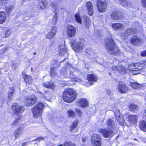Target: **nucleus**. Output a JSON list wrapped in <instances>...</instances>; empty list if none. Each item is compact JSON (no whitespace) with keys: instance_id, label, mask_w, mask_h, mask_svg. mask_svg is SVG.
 Segmentation results:
<instances>
[{"instance_id":"19","label":"nucleus","mask_w":146,"mask_h":146,"mask_svg":"<svg viewBox=\"0 0 146 146\" xmlns=\"http://www.w3.org/2000/svg\"><path fill=\"white\" fill-rule=\"evenodd\" d=\"M140 129L144 132H146V121L143 120L141 121L139 125Z\"/></svg>"},{"instance_id":"62","label":"nucleus","mask_w":146,"mask_h":146,"mask_svg":"<svg viewBox=\"0 0 146 146\" xmlns=\"http://www.w3.org/2000/svg\"><path fill=\"white\" fill-rule=\"evenodd\" d=\"M22 13V12H19L17 14L18 17L20 16V15H21Z\"/></svg>"},{"instance_id":"57","label":"nucleus","mask_w":146,"mask_h":146,"mask_svg":"<svg viewBox=\"0 0 146 146\" xmlns=\"http://www.w3.org/2000/svg\"><path fill=\"white\" fill-rule=\"evenodd\" d=\"M27 92L25 91L24 90L23 91L22 94V96L23 97H24L25 98H25L26 97H24V96L26 95L27 94Z\"/></svg>"},{"instance_id":"64","label":"nucleus","mask_w":146,"mask_h":146,"mask_svg":"<svg viewBox=\"0 0 146 146\" xmlns=\"http://www.w3.org/2000/svg\"><path fill=\"white\" fill-rule=\"evenodd\" d=\"M145 115L146 117V110L145 111Z\"/></svg>"},{"instance_id":"34","label":"nucleus","mask_w":146,"mask_h":146,"mask_svg":"<svg viewBox=\"0 0 146 146\" xmlns=\"http://www.w3.org/2000/svg\"><path fill=\"white\" fill-rule=\"evenodd\" d=\"M111 17L112 19L113 20H119L120 18V17L118 16L117 13L116 12H113L112 14Z\"/></svg>"},{"instance_id":"7","label":"nucleus","mask_w":146,"mask_h":146,"mask_svg":"<svg viewBox=\"0 0 146 146\" xmlns=\"http://www.w3.org/2000/svg\"><path fill=\"white\" fill-rule=\"evenodd\" d=\"M107 5L106 0H97V6L98 10L100 12H104L107 8Z\"/></svg>"},{"instance_id":"37","label":"nucleus","mask_w":146,"mask_h":146,"mask_svg":"<svg viewBox=\"0 0 146 146\" xmlns=\"http://www.w3.org/2000/svg\"><path fill=\"white\" fill-rule=\"evenodd\" d=\"M114 113L116 119H118V118H120L122 116L121 114L120 113L119 111L118 110H116L115 111Z\"/></svg>"},{"instance_id":"36","label":"nucleus","mask_w":146,"mask_h":146,"mask_svg":"<svg viewBox=\"0 0 146 146\" xmlns=\"http://www.w3.org/2000/svg\"><path fill=\"white\" fill-rule=\"evenodd\" d=\"M10 92L9 93L8 97L9 100L12 98L13 97V92L14 91V89L13 87H10L9 88Z\"/></svg>"},{"instance_id":"38","label":"nucleus","mask_w":146,"mask_h":146,"mask_svg":"<svg viewBox=\"0 0 146 146\" xmlns=\"http://www.w3.org/2000/svg\"><path fill=\"white\" fill-rule=\"evenodd\" d=\"M87 79L89 82V83L88 84V82H87L86 83V85L87 86H90L91 85V74H90L88 75L87 76Z\"/></svg>"},{"instance_id":"59","label":"nucleus","mask_w":146,"mask_h":146,"mask_svg":"<svg viewBox=\"0 0 146 146\" xmlns=\"http://www.w3.org/2000/svg\"><path fill=\"white\" fill-rule=\"evenodd\" d=\"M69 146H75V145L74 144L72 143L71 142H70Z\"/></svg>"},{"instance_id":"40","label":"nucleus","mask_w":146,"mask_h":146,"mask_svg":"<svg viewBox=\"0 0 146 146\" xmlns=\"http://www.w3.org/2000/svg\"><path fill=\"white\" fill-rule=\"evenodd\" d=\"M117 119L120 125H123L124 124L125 120L123 118L122 116L120 118H118Z\"/></svg>"},{"instance_id":"42","label":"nucleus","mask_w":146,"mask_h":146,"mask_svg":"<svg viewBox=\"0 0 146 146\" xmlns=\"http://www.w3.org/2000/svg\"><path fill=\"white\" fill-rule=\"evenodd\" d=\"M57 29L56 27H53L51 30L50 32L52 34V35L55 36L56 32Z\"/></svg>"},{"instance_id":"50","label":"nucleus","mask_w":146,"mask_h":146,"mask_svg":"<svg viewBox=\"0 0 146 146\" xmlns=\"http://www.w3.org/2000/svg\"><path fill=\"white\" fill-rule=\"evenodd\" d=\"M10 31L9 30H8L6 31L5 35L6 37H7L10 35Z\"/></svg>"},{"instance_id":"25","label":"nucleus","mask_w":146,"mask_h":146,"mask_svg":"<svg viewBox=\"0 0 146 146\" xmlns=\"http://www.w3.org/2000/svg\"><path fill=\"white\" fill-rule=\"evenodd\" d=\"M23 128L20 127L17 129L15 132L14 135L15 138H18L19 136L21 135L22 131L23 130Z\"/></svg>"},{"instance_id":"17","label":"nucleus","mask_w":146,"mask_h":146,"mask_svg":"<svg viewBox=\"0 0 146 146\" xmlns=\"http://www.w3.org/2000/svg\"><path fill=\"white\" fill-rule=\"evenodd\" d=\"M58 49L60 50L59 55L62 56L63 54L62 51H63L65 54L67 55V50L64 44L60 45L58 46Z\"/></svg>"},{"instance_id":"4","label":"nucleus","mask_w":146,"mask_h":146,"mask_svg":"<svg viewBox=\"0 0 146 146\" xmlns=\"http://www.w3.org/2000/svg\"><path fill=\"white\" fill-rule=\"evenodd\" d=\"M84 42L82 39H77L72 43V48L76 52H80L84 48Z\"/></svg>"},{"instance_id":"48","label":"nucleus","mask_w":146,"mask_h":146,"mask_svg":"<svg viewBox=\"0 0 146 146\" xmlns=\"http://www.w3.org/2000/svg\"><path fill=\"white\" fill-rule=\"evenodd\" d=\"M141 4L144 7L146 8V0H141Z\"/></svg>"},{"instance_id":"60","label":"nucleus","mask_w":146,"mask_h":146,"mask_svg":"<svg viewBox=\"0 0 146 146\" xmlns=\"http://www.w3.org/2000/svg\"><path fill=\"white\" fill-rule=\"evenodd\" d=\"M62 53L63 54L62 56H66V57L68 56V55H67H67L65 54H64L63 51H62Z\"/></svg>"},{"instance_id":"10","label":"nucleus","mask_w":146,"mask_h":146,"mask_svg":"<svg viewBox=\"0 0 146 146\" xmlns=\"http://www.w3.org/2000/svg\"><path fill=\"white\" fill-rule=\"evenodd\" d=\"M12 109L14 113L17 115L23 113L24 109L23 107L19 106L17 103L13 104L12 106Z\"/></svg>"},{"instance_id":"1","label":"nucleus","mask_w":146,"mask_h":146,"mask_svg":"<svg viewBox=\"0 0 146 146\" xmlns=\"http://www.w3.org/2000/svg\"><path fill=\"white\" fill-rule=\"evenodd\" d=\"M105 45L106 48L110 54L115 55H119L120 51L111 37H109L106 39Z\"/></svg>"},{"instance_id":"18","label":"nucleus","mask_w":146,"mask_h":146,"mask_svg":"<svg viewBox=\"0 0 146 146\" xmlns=\"http://www.w3.org/2000/svg\"><path fill=\"white\" fill-rule=\"evenodd\" d=\"M120 4L123 7L128 8L131 6V3L128 0H119Z\"/></svg>"},{"instance_id":"51","label":"nucleus","mask_w":146,"mask_h":146,"mask_svg":"<svg viewBox=\"0 0 146 146\" xmlns=\"http://www.w3.org/2000/svg\"><path fill=\"white\" fill-rule=\"evenodd\" d=\"M7 0H0V3L2 4V5H4L6 4L7 2Z\"/></svg>"},{"instance_id":"49","label":"nucleus","mask_w":146,"mask_h":146,"mask_svg":"<svg viewBox=\"0 0 146 146\" xmlns=\"http://www.w3.org/2000/svg\"><path fill=\"white\" fill-rule=\"evenodd\" d=\"M44 137H38L36 139L33 140V141H40L41 140H43L44 139Z\"/></svg>"},{"instance_id":"11","label":"nucleus","mask_w":146,"mask_h":146,"mask_svg":"<svg viewBox=\"0 0 146 146\" xmlns=\"http://www.w3.org/2000/svg\"><path fill=\"white\" fill-rule=\"evenodd\" d=\"M76 103L78 106L82 108H86L88 105V102L85 98L78 99Z\"/></svg>"},{"instance_id":"28","label":"nucleus","mask_w":146,"mask_h":146,"mask_svg":"<svg viewBox=\"0 0 146 146\" xmlns=\"http://www.w3.org/2000/svg\"><path fill=\"white\" fill-rule=\"evenodd\" d=\"M78 123L79 121L77 119H76L72 123V124L70 126V130L71 131H72L74 128L77 127Z\"/></svg>"},{"instance_id":"3","label":"nucleus","mask_w":146,"mask_h":146,"mask_svg":"<svg viewBox=\"0 0 146 146\" xmlns=\"http://www.w3.org/2000/svg\"><path fill=\"white\" fill-rule=\"evenodd\" d=\"M44 107V104L42 103L38 102L32 110L33 117L36 118L40 117L42 115Z\"/></svg>"},{"instance_id":"53","label":"nucleus","mask_w":146,"mask_h":146,"mask_svg":"<svg viewBox=\"0 0 146 146\" xmlns=\"http://www.w3.org/2000/svg\"><path fill=\"white\" fill-rule=\"evenodd\" d=\"M106 93L109 96L111 94V91L108 89H106Z\"/></svg>"},{"instance_id":"56","label":"nucleus","mask_w":146,"mask_h":146,"mask_svg":"<svg viewBox=\"0 0 146 146\" xmlns=\"http://www.w3.org/2000/svg\"><path fill=\"white\" fill-rule=\"evenodd\" d=\"M141 55L143 56H146V50L142 52L141 53Z\"/></svg>"},{"instance_id":"31","label":"nucleus","mask_w":146,"mask_h":146,"mask_svg":"<svg viewBox=\"0 0 146 146\" xmlns=\"http://www.w3.org/2000/svg\"><path fill=\"white\" fill-rule=\"evenodd\" d=\"M86 6L88 11L89 15H91V2H88L86 4Z\"/></svg>"},{"instance_id":"16","label":"nucleus","mask_w":146,"mask_h":146,"mask_svg":"<svg viewBox=\"0 0 146 146\" xmlns=\"http://www.w3.org/2000/svg\"><path fill=\"white\" fill-rule=\"evenodd\" d=\"M142 41V39L136 36L133 37L131 40V44L135 45H138Z\"/></svg>"},{"instance_id":"12","label":"nucleus","mask_w":146,"mask_h":146,"mask_svg":"<svg viewBox=\"0 0 146 146\" xmlns=\"http://www.w3.org/2000/svg\"><path fill=\"white\" fill-rule=\"evenodd\" d=\"M99 131L105 138H108L113 135V131L111 129H100Z\"/></svg>"},{"instance_id":"32","label":"nucleus","mask_w":146,"mask_h":146,"mask_svg":"<svg viewBox=\"0 0 146 146\" xmlns=\"http://www.w3.org/2000/svg\"><path fill=\"white\" fill-rule=\"evenodd\" d=\"M23 77L26 83H29L31 82L32 78L30 76L25 74L23 75Z\"/></svg>"},{"instance_id":"58","label":"nucleus","mask_w":146,"mask_h":146,"mask_svg":"<svg viewBox=\"0 0 146 146\" xmlns=\"http://www.w3.org/2000/svg\"><path fill=\"white\" fill-rule=\"evenodd\" d=\"M54 69L52 68L50 69V74L51 76H53V74H54Z\"/></svg>"},{"instance_id":"15","label":"nucleus","mask_w":146,"mask_h":146,"mask_svg":"<svg viewBox=\"0 0 146 146\" xmlns=\"http://www.w3.org/2000/svg\"><path fill=\"white\" fill-rule=\"evenodd\" d=\"M38 7L41 9L45 8L46 6H49L50 4L49 3L50 1V0H38ZM51 5V3L50 4Z\"/></svg>"},{"instance_id":"9","label":"nucleus","mask_w":146,"mask_h":146,"mask_svg":"<svg viewBox=\"0 0 146 146\" xmlns=\"http://www.w3.org/2000/svg\"><path fill=\"white\" fill-rule=\"evenodd\" d=\"M37 98L35 96H29L25 97L24 102L27 106H31L34 105L36 101Z\"/></svg>"},{"instance_id":"41","label":"nucleus","mask_w":146,"mask_h":146,"mask_svg":"<svg viewBox=\"0 0 146 146\" xmlns=\"http://www.w3.org/2000/svg\"><path fill=\"white\" fill-rule=\"evenodd\" d=\"M58 17V14L56 13H55V15L54 16L53 19L52 23L55 24L57 22V18Z\"/></svg>"},{"instance_id":"39","label":"nucleus","mask_w":146,"mask_h":146,"mask_svg":"<svg viewBox=\"0 0 146 146\" xmlns=\"http://www.w3.org/2000/svg\"><path fill=\"white\" fill-rule=\"evenodd\" d=\"M75 18L77 21L80 23H82L81 18L79 14H76L75 15Z\"/></svg>"},{"instance_id":"13","label":"nucleus","mask_w":146,"mask_h":146,"mask_svg":"<svg viewBox=\"0 0 146 146\" xmlns=\"http://www.w3.org/2000/svg\"><path fill=\"white\" fill-rule=\"evenodd\" d=\"M76 33V29L74 26L71 25L68 26L67 34L68 37H73L75 35Z\"/></svg>"},{"instance_id":"46","label":"nucleus","mask_w":146,"mask_h":146,"mask_svg":"<svg viewBox=\"0 0 146 146\" xmlns=\"http://www.w3.org/2000/svg\"><path fill=\"white\" fill-rule=\"evenodd\" d=\"M98 80V77L95 75L92 74V81H96Z\"/></svg>"},{"instance_id":"61","label":"nucleus","mask_w":146,"mask_h":146,"mask_svg":"<svg viewBox=\"0 0 146 146\" xmlns=\"http://www.w3.org/2000/svg\"><path fill=\"white\" fill-rule=\"evenodd\" d=\"M86 139L85 138H83L82 139V141L83 142H85L86 141Z\"/></svg>"},{"instance_id":"21","label":"nucleus","mask_w":146,"mask_h":146,"mask_svg":"<svg viewBox=\"0 0 146 146\" xmlns=\"http://www.w3.org/2000/svg\"><path fill=\"white\" fill-rule=\"evenodd\" d=\"M128 115L127 119L129 121L132 122L133 123H134L136 122V120L137 119V117L135 115H129L128 114H126V115Z\"/></svg>"},{"instance_id":"14","label":"nucleus","mask_w":146,"mask_h":146,"mask_svg":"<svg viewBox=\"0 0 146 146\" xmlns=\"http://www.w3.org/2000/svg\"><path fill=\"white\" fill-rule=\"evenodd\" d=\"M117 89L119 92L122 93H124L127 91L128 87L124 83L122 82H119Z\"/></svg>"},{"instance_id":"55","label":"nucleus","mask_w":146,"mask_h":146,"mask_svg":"<svg viewBox=\"0 0 146 146\" xmlns=\"http://www.w3.org/2000/svg\"><path fill=\"white\" fill-rule=\"evenodd\" d=\"M117 66H114L112 67V69L113 70H115V71H117Z\"/></svg>"},{"instance_id":"35","label":"nucleus","mask_w":146,"mask_h":146,"mask_svg":"<svg viewBox=\"0 0 146 146\" xmlns=\"http://www.w3.org/2000/svg\"><path fill=\"white\" fill-rule=\"evenodd\" d=\"M133 33H135L134 29L132 28L129 29L124 32L126 36H127V35H130Z\"/></svg>"},{"instance_id":"2","label":"nucleus","mask_w":146,"mask_h":146,"mask_svg":"<svg viewBox=\"0 0 146 146\" xmlns=\"http://www.w3.org/2000/svg\"><path fill=\"white\" fill-rule=\"evenodd\" d=\"M77 96V94L76 91L72 88H69L64 91L62 98L65 102L70 103L74 100Z\"/></svg>"},{"instance_id":"26","label":"nucleus","mask_w":146,"mask_h":146,"mask_svg":"<svg viewBox=\"0 0 146 146\" xmlns=\"http://www.w3.org/2000/svg\"><path fill=\"white\" fill-rule=\"evenodd\" d=\"M41 94L42 95V97L43 98L45 99L48 101H50V99L51 97V93L48 91H47L45 92V94L44 95L42 94V93Z\"/></svg>"},{"instance_id":"52","label":"nucleus","mask_w":146,"mask_h":146,"mask_svg":"<svg viewBox=\"0 0 146 146\" xmlns=\"http://www.w3.org/2000/svg\"><path fill=\"white\" fill-rule=\"evenodd\" d=\"M70 141L67 142V141H65L64 143V146H69L70 145Z\"/></svg>"},{"instance_id":"27","label":"nucleus","mask_w":146,"mask_h":146,"mask_svg":"<svg viewBox=\"0 0 146 146\" xmlns=\"http://www.w3.org/2000/svg\"><path fill=\"white\" fill-rule=\"evenodd\" d=\"M43 86L47 88H50L53 89L54 87V85L53 83L46 82L43 84Z\"/></svg>"},{"instance_id":"47","label":"nucleus","mask_w":146,"mask_h":146,"mask_svg":"<svg viewBox=\"0 0 146 146\" xmlns=\"http://www.w3.org/2000/svg\"><path fill=\"white\" fill-rule=\"evenodd\" d=\"M75 111L77 113L79 116H81L82 115V111L78 109H76Z\"/></svg>"},{"instance_id":"6","label":"nucleus","mask_w":146,"mask_h":146,"mask_svg":"<svg viewBox=\"0 0 146 146\" xmlns=\"http://www.w3.org/2000/svg\"><path fill=\"white\" fill-rule=\"evenodd\" d=\"M60 73L65 78H71L72 81L78 82L79 80L78 78L76 77L75 75L73 74L72 72H70L68 69L63 68Z\"/></svg>"},{"instance_id":"20","label":"nucleus","mask_w":146,"mask_h":146,"mask_svg":"<svg viewBox=\"0 0 146 146\" xmlns=\"http://www.w3.org/2000/svg\"><path fill=\"white\" fill-rule=\"evenodd\" d=\"M6 15L5 12L0 11V24H2L5 21Z\"/></svg>"},{"instance_id":"54","label":"nucleus","mask_w":146,"mask_h":146,"mask_svg":"<svg viewBox=\"0 0 146 146\" xmlns=\"http://www.w3.org/2000/svg\"><path fill=\"white\" fill-rule=\"evenodd\" d=\"M52 7L55 11H56L57 10V8L58 7V6H57L56 5H54L53 4H52Z\"/></svg>"},{"instance_id":"24","label":"nucleus","mask_w":146,"mask_h":146,"mask_svg":"<svg viewBox=\"0 0 146 146\" xmlns=\"http://www.w3.org/2000/svg\"><path fill=\"white\" fill-rule=\"evenodd\" d=\"M106 123L108 128L113 129L115 124V122L113 120L109 119L107 121Z\"/></svg>"},{"instance_id":"29","label":"nucleus","mask_w":146,"mask_h":146,"mask_svg":"<svg viewBox=\"0 0 146 146\" xmlns=\"http://www.w3.org/2000/svg\"><path fill=\"white\" fill-rule=\"evenodd\" d=\"M129 110L131 111H135L138 108V107L134 104H130L129 106Z\"/></svg>"},{"instance_id":"33","label":"nucleus","mask_w":146,"mask_h":146,"mask_svg":"<svg viewBox=\"0 0 146 146\" xmlns=\"http://www.w3.org/2000/svg\"><path fill=\"white\" fill-rule=\"evenodd\" d=\"M68 116L69 117H74L75 116L74 112L70 110H68L67 111Z\"/></svg>"},{"instance_id":"23","label":"nucleus","mask_w":146,"mask_h":146,"mask_svg":"<svg viewBox=\"0 0 146 146\" xmlns=\"http://www.w3.org/2000/svg\"><path fill=\"white\" fill-rule=\"evenodd\" d=\"M21 115H20L18 116V117L16 118L15 120L11 124V125L13 127L16 126L21 121Z\"/></svg>"},{"instance_id":"8","label":"nucleus","mask_w":146,"mask_h":146,"mask_svg":"<svg viewBox=\"0 0 146 146\" xmlns=\"http://www.w3.org/2000/svg\"><path fill=\"white\" fill-rule=\"evenodd\" d=\"M92 141L93 142V146H101L102 144L100 136L98 134H94L92 135Z\"/></svg>"},{"instance_id":"63","label":"nucleus","mask_w":146,"mask_h":146,"mask_svg":"<svg viewBox=\"0 0 146 146\" xmlns=\"http://www.w3.org/2000/svg\"><path fill=\"white\" fill-rule=\"evenodd\" d=\"M88 49H86V52H87L88 53H89V52H88Z\"/></svg>"},{"instance_id":"45","label":"nucleus","mask_w":146,"mask_h":146,"mask_svg":"<svg viewBox=\"0 0 146 146\" xmlns=\"http://www.w3.org/2000/svg\"><path fill=\"white\" fill-rule=\"evenodd\" d=\"M54 36V35H52V33L51 32H50L47 35L46 37L47 38L50 39L53 38Z\"/></svg>"},{"instance_id":"44","label":"nucleus","mask_w":146,"mask_h":146,"mask_svg":"<svg viewBox=\"0 0 146 146\" xmlns=\"http://www.w3.org/2000/svg\"><path fill=\"white\" fill-rule=\"evenodd\" d=\"M14 8L15 7L13 6L10 5L7 8V12H10L12 10H13Z\"/></svg>"},{"instance_id":"22","label":"nucleus","mask_w":146,"mask_h":146,"mask_svg":"<svg viewBox=\"0 0 146 146\" xmlns=\"http://www.w3.org/2000/svg\"><path fill=\"white\" fill-rule=\"evenodd\" d=\"M112 28L115 30L121 29L123 28V25L121 23H113L112 25Z\"/></svg>"},{"instance_id":"30","label":"nucleus","mask_w":146,"mask_h":146,"mask_svg":"<svg viewBox=\"0 0 146 146\" xmlns=\"http://www.w3.org/2000/svg\"><path fill=\"white\" fill-rule=\"evenodd\" d=\"M130 86L135 89L139 88L141 86L140 84L136 82H130Z\"/></svg>"},{"instance_id":"43","label":"nucleus","mask_w":146,"mask_h":146,"mask_svg":"<svg viewBox=\"0 0 146 146\" xmlns=\"http://www.w3.org/2000/svg\"><path fill=\"white\" fill-rule=\"evenodd\" d=\"M125 70V68L123 66H117V71L119 72L121 71H124Z\"/></svg>"},{"instance_id":"5","label":"nucleus","mask_w":146,"mask_h":146,"mask_svg":"<svg viewBox=\"0 0 146 146\" xmlns=\"http://www.w3.org/2000/svg\"><path fill=\"white\" fill-rule=\"evenodd\" d=\"M145 66V64L144 63H135L129 65L128 67L129 70L136 71L137 72L134 73L135 74H137L141 72V70Z\"/></svg>"}]
</instances>
